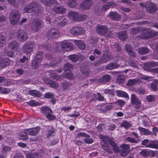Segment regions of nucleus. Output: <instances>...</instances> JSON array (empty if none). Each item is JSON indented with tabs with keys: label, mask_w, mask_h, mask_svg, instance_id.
<instances>
[{
	"label": "nucleus",
	"mask_w": 158,
	"mask_h": 158,
	"mask_svg": "<svg viewBox=\"0 0 158 158\" xmlns=\"http://www.w3.org/2000/svg\"><path fill=\"white\" fill-rule=\"evenodd\" d=\"M40 7L37 4L31 3L28 5L24 9V12L26 13H32V15H35L38 14Z\"/></svg>",
	"instance_id": "obj_1"
},
{
	"label": "nucleus",
	"mask_w": 158,
	"mask_h": 158,
	"mask_svg": "<svg viewBox=\"0 0 158 158\" xmlns=\"http://www.w3.org/2000/svg\"><path fill=\"white\" fill-rule=\"evenodd\" d=\"M111 139L108 136H103L102 137V142L101 144V146L102 148L110 154H112L113 153L112 151L109 146L108 144Z\"/></svg>",
	"instance_id": "obj_2"
},
{
	"label": "nucleus",
	"mask_w": 158,
	"mask_h": 158,
	"mask_svg": "<svg viewBox=\"0 0 158 158\" xmlns=\"http://www.w3.org/2000/svg\"><path fill=\"white\" fill-rule=\"evenodd\" d=\"M21 15L17 11H13L11 13L9 17L10 22L12 25L17 23L20 20Z\"/></svg>",
	"instance_id": "obj_3"
},
{
	"label": "nucleus",
	"mask_w": 158,
	"mask_h": 158,
	"mask_svg": "<svg viewBox=\"0 0 158 158\" xmlns=\"http://www.w3.org/2000/svg\"><path fill=\"white\" fill-rule=\"evenodd\" d=\"M68 15L70 19L76 21L83 20L86 18L85 15H80L78 13L74 11L70 12L68 13Z\"/></svg>",
	"instance_id": "obj_4"
},
{
	"label": "nucleus",
	"mask_w": 158,
	"mask_h": 158,
	"mask_svg": "<svg viewBox=\"0 0 158 158\" xmlns=\"http://www.w3.org/2000/svg\"><path fill=\"white\" fill-rule=\"evenodd\" d=\"M120 149L118 148V152L120 153V155L122 157L126 156L130 151V148L129 145L124 144L120 146Z\"/></svg>",
	"instance_id": "obj_5"
},
{
	"label": "nucleus",
	"mask_w": 158,
	"mask_h": 158,
	"mask_svg": "<svg viewBox=\"0 0 158 158\" xmlns=\"http://www.w3.org/2000/svg\"><path fill=\"white\" fill-rule=\"evenodd\" d=\"M34 46V44L31 43L25 44L23 47V50L24 53L30 56L33 51Z\"/></svg>",
	"instance_id": "obj_6"
},
{
	"label": "nucleus",
	"mask_w": 158,
	"mask_h": 158,
	"mask_svg": "<svg viewBox=\"0 0 158 158\" xmlns=\"http://www.w3.org/2000/svg\"><path fill=\"white\" fill-rule=\"evenodd\" d=\"M43 21L40 19H36L32 22L31 28L35 31H38L40 28V26L43 23Z\"/></svg>",
	"instance_id": "obj_7"
},
{
	"label": "nucleus",
	"mask_w": 158,
	"mask_h": 158,
	"mask_svg": "<svg viewBox=\"0 0 158 158\" xmlns=\"http://www.w3.org/2000/svg\"><path fill=\"white\" fill-rule=\"evenodd\" d=\"M131 104L135 105V108L139 109L140 107L141 101L135 94H133L131 95Z\"/></svg>",
	"instance_id": "obj_8"
},
{
	"label": "nucleus",
	"mask_w": 158,
	"mask_h": 158,
	"mask_svg": "<svg viewBox=\"0 0 158 158\" xmlns=\"http://www.w3.org/2000/svg\"><path fill=\"white\" fill-rule=\"evenodd\" d=\"M16 36L19 41H25L28 38L27 33L21 30L17 31Z\"/></svg>",
	"instance_id": "obj_9"
},
{
	"label": "nucleus",
	"mask_w": 158,
	"mask_h": 158,
	"mask_svg": "<svg viewBox=\"0 0 158 158\" xmlns=\"http://www.w3.org/2000/svg\"><path fill=\"white\" fill-rule=\"evenodd\" d=\"M93 3L92 0H84L81 2L80 7L83 10H88L91 7Z\"/></svg>",
	"instance_id": "obj_10"
},
{
	"label": "nucleus",
	"mask_w": 158,
	"mask_h": 158,
	"mask_svg": "<svg viewBox=\"0 0 158 158\" xmlns=\"http://www.w3.org/2000/svg\"><path fill=\"white\" fill-rule=\"evenodd\" d=\"M109 29L105 25H98L96 28V31L97 33L100 35H104L107 32Z\"/></svg>",
	"instance_id": "obj_11"
},
{
	"label": "nucleus",
	"mask_w": 158,
	"mask_h": 158,
	"mask_svg": "<svg viewBox=\"0 0 158 158\" xmlns=\"http://www.w3.org/2000/svg\"><path fill=\"white\" fill-rule=\"evenodd\" d=\"M70 32L74 35H77L83 34L85 30L81 27H74L70 30Z\"/></svg>",
	"instance_id": "obj_12"
},
{
	"label": "nucleus",
	"mask_w": 158,
	"mask_h": 158,
	"mask_svg": "<svg viewBox=\"0 0 158 158\" xmlns=\"http://www.w3.org/2000/svg\"><path fill=\"white\" fill-rule=\"evenodd\" d=\"M59 32L55 29L49 30L48 32L47 36L49 40H52L59 35Z\"/></svg>",
	"instance_id": "obj_13"
},
{
	"label": "nucleus",
	"mask_w": 158,
	"mask_h": 158,
	"mask_svg": "<svg viewBox=\"0 0 158 158\" xmlns=\"http://www.w3.org/2000/svg\"><path fill=\"white\" fill-rule=\"evenodd\" d=\"M110 60V57L109 55H102L99 61L96 62L95 65L96 66L100 65L101 64L106 63Z\"/></svg>",
	"instance_id": "obj_14"
},
{
	"label": "nucleus",
	"mask_w": 158,
	"mask_h": 158,
	"mask_svg": "<svg viewBox=\"0 0 158 158\" xmlns=\"http://www.w3.org/2000/svg\"><path fill=\"white\" fill-rule=\"evenodd\" d=\"M146 10L150 13H154L156 10V5L152 2H147L145 6Z\"/></svg>",
	"instance_id": "obj_15"
},
{
	"label": "nucleus",
	"mask_w": 158,
	"mask_h": 158,
	"mask_svg": "<svg viewBox=\"0 0 158 158\" xmlns=\"http://www.w3.org/2000/svg\"><path fill=\"white\" fill-rule=\"evenodd\" d=\"M144 31L146 35L144 36V39H147L150 36H154L158 35V32H154L150 28L146 29Z\"/></svg>",
	"instance_id": "obj_16"
},
{
	"label": "nucleus",
	"mask_w": 158,
	"mask_h": 158,
	"mask_svg": "<svg viewBox=\"0 0 158 158\" xmlns=\"http://www.w3.org/2000/svg\"><path fill=\"white\" fill-rule=\"evenodd\" d=\"M11 62L12 61L9 59L0 57V67L2 68L6 67L11 63Z\"/></svg>",
	"instance_id": "obj_17"
},
{
	"label": "nucleus",
	"mask_w": 158,
	"mask_h": 158,
	"mask_svg": "<svg viewBox=\"0 0 158 158\" xmlns=\"http://www.w3.org/2000/svg\"><path fill=\"white\" fill-rule=\"evenodd\" d=\"M117 6V5L115 2H110L103 5L102 6V9L103 11H106L110 8H114Z\"/></svg>",
	"instance_id": "obj_18"
},
{
	"label": "nucleus",
	"mask_w": 158,
	"mask_h": 158,
	"mask_svg": "<svg viewBox=\"0 0 158 158\" xmlns=\"http://www.w3.org/2000/svg\"><path fill=\"white\" fill-rule=\"evenodd\" d=\"M109 17L114 20L118 21L120 18V15L116 12L110 11L108 15Z\"/></svg>",
	"instance_id": "obj_19"
},
{
	"label": "nucleus",
	"mask_w": 158,
	"mask_h": 158,
	"mask_svg": "<svg viewBox=\"0 0 158 158\" xmlns=\"http://www.w3.org/2000/svg\"><path fill=\"white\" fill-rule=\"evenodd\" d=\"M40 130V127H36L32 129H26L25 131H26L29 135H36Z\"/></svg>",
	"instance_id": "obj_20"
},
{
	"label": "nucleus",
	"mask_w": 158,
	"mask_h": 158,
	"mask_svg": "<svg viewBox=\"0 0 158 158\" xmlns=\"http://www.w3.org/2000/svg\"><path fill=\"white\" fill-rule=\"evenodd\" d=\"M19 44L16 41H13L10 43L9 45V47L12 50L15 52L17 51L19 48Z\"/></svg>",
	"instance_id": "obj_21"
},
{
	"label": "nucleus",
	"mask_w": 158,
	"mask_h": 158,
	"mask_svg": "<svg viewBox=\"0 0 158 158\" xmlns=\"http://www.w3.org/2000/svg\"><path fill=\"white\" fill-rule=\"evenodd\" d=\"M111 79V76L109 74H105L98 79V81L102 83H106L110 80Z\"/></svg>",
	"instance_id": "obj_22"
},
{
	"label": "nucleus",
	"mask_w": 158,
	"mask_h": 158,
	"mask_svg": "<svg viewBox=\"0 0 158 158\" xmlns=\"http://www.w3.org/2000/svg\"><path fill=\"white\" fill-rule=\"evenodd\" d=\"M41 113L45 116L50 113H53L51 109L47 106L42 107L40 109Z\"/></svg>",
	"instance_id": "obj_23"
},
{
	"label": "nucleus",
	"mask_w": 158,
	"mask_h": 158,
	"mask_svg": "<svg viewBox=\"0 0 158 158\" xmlns=\"http://www.w3.org/2000/svg\"><path fill=\"white\" fill-rule=\"evenodd\" d=\"M61 47L64 51H69L73 48L72 44L69 43L62 44L61 45Z\"/></svg>",
	"instance_id": "obj_24"
},
{
	"label": "nucleus",
	"mask_w": 158,
	"mask_h": 158,
	"mask_svg": "<svg viewBox=\"0 0 158 158\" xmlns=\"http://www.w3.org/2000/svg\"><path fill=\"white\" fill-rule=\"evenodd\" d=\"M53 10L58 14H63L64 13L66 9L62 6H55L53 8Z\"/></svg>",
	"instance_id": "obj_25"
},
{
	"label": "nucleus",
	"mask_w": 158,
	"mask_h": 158,
	"mask_svg": "<svg viewBox=\"0 0 158 158\" xmlns=\"http://www.w3.org/2000/svg\"><path fill=\"white\" fill-rule=\"evenodd\" d=\"M61 76L70 80H72L74 78V76L70 71L64 72L62 74Z\"/></svg>",
	"instance_id": "obj_26"
},
{
	"label": "nucleus",
	"mask_w": 158,
	"mask_h": 158,
	"mask_svg": "<svg viewBox=\"0 0 158 158\" xmlns=\"http://www.w3.org/2000/svg\"><path fill=\"white\" fill-rule=\"evenodd\" d=\"M40 61H39V60L34 58L31 61V65L32 69L33 70H35L37 69L40 65Z\"/></svg>",
	"instance_id": "obj_27"
},
{
	"label": "nucleus",
	"mask_w": 158,
	"mask_h": 158,
	"mask_svg": "<svg viewBox=\"0 0 158 158\" xmlns=\"http://www.w3.org/2000/svg\"><path fill=\"white\" fill-rule=\"evenodd\" d=\"M110 145L111 146L113 151L116 153L118 152V147L117 144L114 142L113 139H111L109 143Z\"/></svg>",
	"instance_id": "obj_28"
},
{
	"label": "nucleus",
	"mask_w": 158,
	"mask_h": 158,
	"mask_svg": "<svg viewBox=\"0 0 158 158\" xmlns=\"http://www.w3.org/2000/svg\"><path fill=\"white\" fill-rule=\"evenodd\" d=\"M116 95L119 97H123L129 98L128 94L126 92L122 90H117L115 91Z\"/></svg>",
	"instance_id": "obj_29"
},
{
	"label": "nucleus",
	"mask_w": 158,
	"mask_h": 158,
	"mask_svg": "<svg viewBox=\"0 0 158 158\" xmlns=\"http://www.w3.org/2000/svg\"><path fill=\"white\" fill-rule=\"evenodd\" d=\"M118 37L120 39L124 40L127 38L128 35L126 31H122L118 33Z\"/></svg>",
	"instance_id": "obj_30"
},
{
	"label": "nucleus",
	"mask_w": 158,
	"mask_h": 158,
	"mask_svg": "<svg viewBox=\"0 0 158 158\" xmlns=\"http://www.w3.org/2000/svg\"><path fill=\"white\" fill-rule=\"evenodd\" d=\"M119 66L116 63H110L106 67V69L107 70H112L118 67Z\"/></svg>",
	"instance_id": "obj_31"
},
{
	"label": "nucleus",
	"mask_w": 158,
	"mask_h": 158,
	"mask_svg": "<svg viewBox=\"0 0 158 158\" xmlns=\"http://www.w3.org/2000/svg\"><path fill=\"white\" fill-rule=\"evenodd\" d=\"M28 94L35 97H40L41 96L40 92L35 90H30Z\"/></svg>",
	"instance_id": "obj_32"
},
{
	"label": "nucleus",
	"mask_w": 158,
	"mask_h": 158,
	"mask_svg": "<svg viewBox=\"0 0 158 158\" xmlns=\"http://www.w3.org/2000/svg\"><path fill=\"white\" fill-rule=\"evenodd\" d=\"M44 4L45 5L51 6L53 5H57L58 4V2L56 0H48L44 2Z\"/></svg>",
	"instance_id": "obj_33"
},
{
	"label": "nucleus",
	"mask_w": 158,
	"mask_h": 158,
	"mask_svg": "<svg viewBox=\"0 0 158 158\" xmlns=\"http://www.w3.org/2000/svg\"><path fill=\"white\" fill-rule=\"evenodd\" d=\"M75 43L76 45L81 49H84L85 47V45L82 41H75Z\"/></svg>",
	"instance_id": "obj_34"
},
{
	"label": "nucleus",
	"mask_w": 158,
	"mask_h": 158,
	"mask_svg": "<svg viewBox=\"0 0 158 158\" xmlns=\"http://www.w3.org/2000/svg\"><path fill=\"white\" fill-rule=\"evenodd\" d=\"M157 84H158V80H155L150 84V87L153 91H156L158 89L157 85Z\"/></svg>",
	"instance_id": "obj_35"
},
{
	"label": "nucleus",
	"mask_w": 158,
	"mask_h": 158,
	"mask_svg": "<svg viewBox=\"0 0 158 158\" xmlns=\"http://www.w3.org/2000/svg\"><path fill=\"white\" fill-rule=\"evenodd\" d=\"M44 57V56L43 52H39L36 53L35 57L34 58L41 62Z\"/></svg>",
	"instance_id": "obj_36"
},
{
	"label": "nucleus",
	"mask_w": 158,
	"mask_h": 158,
	"mask_svg": "<svg viewBox=\"0 0 158 158\" xmlns=\"http://www.w3.org/2000/svg\"><path fill=\"white\" fill-rule=\"evenodd\" d=\"M125 78L123 75H119L117 78V82L120 84H122L124 83L125 81Z\"/></svg>",
	"instance_id": "obj_37"
},
{
	"label": "nucleus",
	"mask_w": 158,
	"mask_h": 158,
	"mask_svg": "<svg viewBox=\"0 0 158 158\" xmlns=\"http://www.w3.org/2000/svg\"><path fill=\"white\" fill-rule=\"evenodd\" d=\"M139 83V80L138 79H130L128 81L127 85L128 86H131Z\"/></svg>",
	"instance_id": "obj_38"
},
{
	"label": "nucleus",
	"mask_w": 158,
	"mask_h": 158,
	"mask_svg": "<svg viewBox=\"0 0 158 158\" xmlns=\"http://www.w3.org/2000/svg\"><path fill=\"white\" fill-rule=\"evenodd\" d=\"M152 140L150 141L148 139H145L142 141L141 144L144 145L146 147L151 148Z\"/></svg>",
	"instance_id": "obj_39"
},
{
	"label": "nucleus",
	"mask_w": 158,
	"mask_h": 158,
	"mask_svg": "<svg viewBox=\"0 0 158 158\" xmlns=\"http://www.w3.org/2000/svg\"><path fill=\"white\" fill-rule=\"evenodd\" d=\"M68 58L73 62H76L79 60V58L78 55L73 54L69 56Z\"/></svg>",
	"instance_id": "obj_40"
},
{
	"label": "nucleus",
	"mask_w": 158,
	"mask_h": 158,
	"mask_svg": "<svg viewBox=\"0 0 158 158\" xmlns=\"http://www.w3.org/2000/svg\"><path fill=\"white\" fill-rule=\"evenodd\" d=\"M50 77L56 80H59L60 78V76H58L55 73V71H50Z\"/></svg>",
	"instance_id": "obj_41"
},
{
	"label": "nucleus",
	"mask_w": 158,
	"mask_h": 158,
	"mask_svg": "<svg viewBox=\"0 0 158 158\" xmlns=\"http://www.w3.org/2000/svg\"><path fill=\"white\" fill-rule=\"evenodd\" d=\"M149 50L146 47H141L139 49L138 52L142 55L148 53Z\"/></svg>",
	"instance_id": "obj_42"
},
{
	"label": "nucleus",
	"mask_w": 158,
	"mask_h": 158,
	"mask_svg": "<svg viewBox=\"0 0 158 158\" xmlns=\"http://www.w3.org/2000/svg\"><path fill=\"white\" fill-rule=\"evenodd\" d=\"M71 86V84L67 81H64L62 83L61 86L63 90H67Z\"/></svg>",
	"instance_id": "obj_43"
},
{
	"label": "nucleus",
	"mask_w": 158,
	"mask_h": 158,
	"mask_svg": "<svg viewBox=\"0 0 158 158\" xmlns=\"http://www.w3.org/2000/svg\"><path fill=\"white\" fill-rule=\"evenodd\" d=\"M6 37L2 35H0V47L4 46L6 43Z\"/></svg>",
	"instance_id": "obj_44"
},
{
	"label": "nucleus",
	"mask_w": 158,
	"mask_h": 158,
	"mask_svg": "<svg viewBox=\"0 0 158 158\" xmlns=\"http://www.w3.org/2000/svg\"><path fill=\"white\" fill-rule=\"evenodd\" d=\"M27 103L29 105L33 106H35L41 105L40 103L39 102L35 101L34 100H31L29 102H27Z\"/></svg>",
	"instance_id": "obj_45"
},
{
	"label": "nucleus",
	"mask_w": 158,
	"mask_h": 158,
	"mask_svg": "<svg viewBox=\"0 0 158 158\" xmlns=\"http://www.w3.org/2000/svg\"><path fill=\"white\" fill-rule=\"evenodd\" d=\"M52 113H49L48 114H47L46 117L50 121H54L56 119V116L52 114Z\"/></svg>",
	"instance_id": "obj_46"
},
{
	"label": "nucleus",
	"mask_w": 158,
	"mask_h": 158,
	"mask_svg": "<svg viewBox=\"0 0 158 158\" xmlns=\"http://www.w3.org/2000/svg\"><path fill=\"white\" fill-rule=\"evenodd\" d=\"M74 66L73 65L69 63H67L64 66V68L65 70H69L70 69H73Z\"/></svg>",
	"instance_id": "obj_47"
},
{
	"label": "nucleus",
	"mask_w": 158,
	"mask_h": 158,
	"mask_svg": "<svg viewBox=\"0 0 158 158\" xmlns=\"http://www.w3.org/2000/svg\"><path fill=\"white\" fill-rule=\"evenodd\" d=\"M139 154L142 156L144 157L148 156L150 155L149 152L146 149L143 150L140 152Z\"/></svg>",
	"instance_id": "obj_48"
},
{
	"label": "nucleus",
	"mask_w": 158,
	"mask_h": 158,
	"mask_svg": "<svg viewBox=\"0 0 158 158\" xmlns=\"http://www.w3.org/2000/svg\"><path fill=\"white\" fill-rule=\"evenodd\" d=\"M126 140L128 142L132 143H137L140 141V139H135L134 138L130 137H128L126 138Z\"/></svg>",
	"instance_id": "obj_49"
},
{
	"label": "nucleus",
	"mask_w": 158,
	"mask_h": 158,
	"mask_svg": "<svg viewBox=\"0 0 158 158\" xmlns=\"http://www.w3.org/2000/svg\"><path fill=\"white\" fill-rule=\"evenodd\" d=\"M120 126L126 128H128L131 127V124L128 122L125 121L121 123Z\"/></svg>",
	"instance_id": "obj_50"
},
{
	"label": "nucleus",
	"mask_w": 158,
	"mask_h": 158,
	"mask_svg": "<svg viewBox=\"0 0 158 158\" xmlns=\"http://www.w3.org/2000/svg\"><path fill=\"white\" fill-rule=\"evenodd\" d=\"M27 133L26 131L22 132L20 135L21 139L23 140H27L28 139V137L27 135Z\"/></svg>",
	"instance_id": "obj_51"
},
{
	"label": "nucleus",
	"mask_w": 158,
	"mask_h": 158,
	"mask_svg": "<svg viewBox=\"0 0 158 158\" xmlns=\"http://www.w3.org/2000/svg\"><path fill=\"white\" fill-rule=\"evenodd\" d=\"M128 65L129 66L134 68H136L138 67V63L135 62L132 60H130L128 62Z\"/></svg>",
	"instance_id": "obj_52"
},
{
	"label": "nucleus",
	"mask_w": 158,
	"mask_h": 158,
	"mask_svg": "<svg viewBox=\"0 0 158 158\" xmlns=\"http://www.w3.org/2000/svg\"><path fill=\"white\" fill-rule=\"evenodd\" d=\"M151 148L158 149V141L156 140H152Z\"/></svg>",
	"instance_id": "obj_53"
},
{
	"label": "nucleus",
	"mask_w": 158,
	"mask_h": 158,
	"mask_svg": "<svg viewBox=\"0 0 158 158\" xmlns=\"http://www.w3.org/2000/svg\"><path fill=\"white\" fill-rule=\"evenodd\" d=\"M84 141L86 143L90 144L92 143L94 140L93 139L90 137H86L84 139Z\"/></svg>",
	"instance_id": "obj_54"
},
{
	"label": "nucleus",
	"mask_w": 158,
	"mask_h": 158,
	"mask_svg": "<svg viewBox=\"0 0 158 158\" xmlns=\"http://www.w3.org/2000/svg\"><path fill=\"white\" fill-rule=\"evenodd\" d=\"M69 6L72 7L74 8L77 5L75 0H69L68 2Z\"/></svg>",
	"instance_id": "obj_55"
},
{
	"label": "nucleus",
	"mask_w": 158,
	"mask_h": 158,
	"mask_svg": "<svg viewBox=\"0 0 158 158\" xmlns=\"http://www.w3.org/2000/svg\"><path fill=\"white\" fill-rule=\"evenodd\" d=\"M147 101L148 102H154L155 99V97L152 95L148 96L146 97Z\"/></svg>",
	"instance_id": "obj_56"
},
{
	"label": "nucleus",
	"mask_w": 158,
	"mask_h": 158,
	"mask_svg": "<svg viewBox=\"0 0 158 158\" xmlns=\"http://www.w3.org/2000/svg\"><path fill=\"white\" fill-rule=\"evenodd\" d=\"M54 96V94L51 92H48L46 93L44 96V97L47 99H50L52 98Z\"/></svg>",
	"instance_id": "obj_57"
},
{
	"label": "nucleus",
	"mask_w": 158,
	"mask_h": 158,
	"mask_svg": "<svg viewBox=\"0 0 158 158\" xmlns=\"http://www.w3.org/2000/svg\"><path fill=\"white\" fill-rule=\"evenodd\" d=\"M125 103V102L121 100H118L115 102L116 104L120 106V108H121L122 106L124 105Z\"/></svg>",
	"instance_id": "obj_58"
},
{
	"label": "nucleus",
	"mask_w": 158,
	"mask_h": 158,
	"mask_svg": "<svg viewBox=\"0 0 158 158\" xmlns=\"http://www.w3.org/2000/svg\"><path fill=\"white\" fill-rule=\"evenodd\" d=\"M10 89L8 88H1V93L4 94H7L10 93Z\"/></svg>",
	"instance_id": "obj_59"
},
{
	"label": "nucleus",
	"mask_w": 158,
	"mask_h": 158,
	"mask_svg": "<svg viewBox=\"0 0 158 158\" xmlns=\"http://www.w3.org/2000/svg\"><path fill=\"white\" fill-rule=\"evenodd\" d=\"M124 49L128 53L132 50V48L130 44H126L125 45Z\"/></svg>",
	"instance_id": "obj_60"
},
{
	"label": "nucleus",
	"mask_w": 158,
	"mask_h": 158,
	"mask_svg": "<svg viewBox=\"0 0 158 158\" xmlns=\"http://www.w3.org/2000/svg\"><path fill=\"white\" fill-rule=\"evenodd\" d=\"M77 137H84L86 138V137H90V135L85 133L81 132L78 133L77 135Z\"/></svg>",
	"instance_id": "obj_61"
},
{
	"label": "nucleus",
	"mask_w": 158,
	"mask_h": 158,
	"mask_svg": "<svg viewBox=\"0 0 158 158\" xmlns=\"http://www.w3.org/2000/svg\"><path fill=\"white\" fill-rule=\"evenodd\" d=\"M135 92L136 93H139L141 94H143L145 92V89L142 88H137L135 90Z\"/></svg>",
	"instance_id": "obj_62"
},
{
	"label": "nucleus",
	"mask_w": 158,
	"mask_h": 158,
	"mask_svg": "<svg viewBox=\"0 0 158 158\" xmlns=\"http://www.w3.org/2000/svg\"><path fill=\"white\" fill-rule=\"evenodd\" d=\"M67 21L66 19H64L62 21L57 23L58 26L60 27L64 26L66 24Z\"/></svg>",
	"instance_id": "obj_63"
},
{
	"label": "nucleus",
	"mask_w": 158,
	"mask_h": 158,
	"mask_svg": "<svg viewBox=\"0 0 158 158\" xmlns=\"http://www.w3.org/2000/svg\"><path fill=\"white\" fill-rule=\"evenodd\" d=\"M11 150V148L8 146H5L3 147L2 151L3 152L6 153L9 152Z\"/></svg>",
	"instance_id": "obj_64"
}]
</instances>
